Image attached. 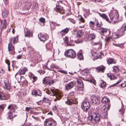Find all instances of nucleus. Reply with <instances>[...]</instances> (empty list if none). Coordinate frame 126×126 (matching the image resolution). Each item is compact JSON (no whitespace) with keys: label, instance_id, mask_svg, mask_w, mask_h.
<instances>
[{"label":"nucleus","instance_id":"25","mask_svg":"<svg viewBox=\"0 0 126 126\" xmlns=\"http://www.w3.org/2000/svg\"><path fill=\"white\" fill-rule=\"evenodd\" d=\"M107 61L109 64L112 63L115 64L116 62V61L113 59L110 58L107 59Z\"/></svg>","mask_w":126,"mask_h":126},{"label":"nucleus","instance_id":"33","mask_svg":"<svg viewBox=\"0 0 126 126\" xmlns=\"http://www.w3.org/2000/svg\"><path fill=\"white\" fill-rule=\"evenodd\" d=\"M107 76L111 80L116 79L113 75L111 73H108L107 74Z\"/></svg>","mask_w":126,"mask_h":126},{"label":"nucleus","instance_id":"44","mask_svg":"<svg viewBox=\"0 0 126 126\" xmlns=\"http://www.w3.org/2000/svg\"><path fill=\"white\" fill-rule=\"evenodd\" d=\"M49 100L48 98L46 97H44V98L42 100L43 102H45L46 103H48Z\"/></svg>","mask_w":126,"mask_h":126},{"label":"nucleus","instance_id":"28","mask_svg":"<svg viewBox=\"0 0 126 126\" xmlns=\"http://www.w3.org/2000/svg\"><path fill=\"white\" fill-rule=\"evenodd\" d=\"M1 27L0 28V29H1L2 30V28L3 29H5L6 27L7 22L6 20L5 19H4L2 21H1Z\"/></svg>","mask_w":126,"mask_h":126},{"label":"nucleus","instance_id":"60","mask_svg":"<svg viewBox=\"0 0 126 126\" xmlns=\"http://www.w3.org/2000/svg\"><path fill=\"white\" fill-rule=\"evenodd\" d=\"M31 108L30 107H26V108L25 110L27 111H29Z\"/></svg>","mask_w":126,"mask_h":126},{"label":"nucleus","instance_id":"38","mask_svg":"<svg viewBox=\"0 0 126 126\" xmlns=\"http://www.w3.org/2000/svg\"><path fill=\"white\" fill-rule=\"evenodd\" d=\"M8 12L6 10H5L4 11L2 12V16L3 18H5L7 17L8 14Z\"/></svg>","mask_w":126,"mask_h":126},{"label":"nucleus","instance_id":"21","mask_svg":"<svg viewBox=\"0 0 126 126\" xmlns=\"http://www.w3.org/2000/svg\"><path fill=\"white\" fill-rule=\"evenodd\" d=\"M69 31V28H66L63 29L60 32H59V34H60L62 36H64L65 34L67 33Z\"/></svg>","mask_w":126,"mask_h":126},{"label":"nucleus","instance_id":"13","mask_svg":"<svg viewBox=\"0 0 126 126\" xmlns=\"http://www.w3.org/2000/svg\"><path fill=\"white\" fill-rule=\"evenodd\" d=\"M66 103L68 105H70L73 104H77L78 103V101L76 99L68 98Z\"/></svg>","mask_w":126,"mask_h":126},{"label":"nucleus","instance_id":"34","mask_svg":"<svg viewBox=\"0 0 126 126\" xmlns=\"http://www.w3.org/2000/svg\"><path fill=\"white\" fill-rule=\"evenodd\" d=\"M25 37H32V33L31 32H30L29 31H27L25 33Z\"/></svg>","mask_w":126,"mask_h":126},{"label":"nucleus","instance_id":"19","mask_svg":"<svg viewBox=\"0 0 126 126\" xmlns=\"http://www.w3.org/2000/svg\"><path fill=\"white\" fill-rule=\"evenodd\" d=\"M38 37L40 40L43 42L46 41L48 37L47 35H44L41 34L38 35Z\"/></svg>","mask_w":126,"mask_h":126},{"label":"nucleus","instance_id":"14","mask_svg":"<svg viewBox=\"0 0 126 126\" xmlns=\"http://www.w3.org/2000/svg\"><path fill=\"white\" fill-rule=\"evenodd\" d=\"M51 49V51L50 53L52 54V57L53 58L58 55L59 53V49Z\"/></svg>","mask_w":126,"mask_h":126},{"label":"nucleus","instance_id":"37","mask_svg":"<svg viewBox=\"0 0 126 126\" xmlns=\"http://www.w3.org/2000/svg\"><path fill=\"white\" fill-rule=\"evenodd\" d=\"M78 58L79 60H83V56L81 52H78L77 54Z\"/></svg>","mask_w":126,"mask_h":126},{"label":"nucleus","instance_id":"11","mask_svg":"<svg viewBox=\"0 0 126 126\" xmlns=\"http://www.w3.org/2000/svg\"><path fill=\"white\" fill-rule=\"evenodd\" d=\"M78 23L79 24H81V26H79V27L80 28L84 27V22L85 20L81 16H79L78 17Z\"/></svg>","mask_w":126,"mask_h":126},{"label":"nucleus","instance_id":"47","mask_svg":"<svg viewBox=\"0 0 126 126\" xmlns=\"http://www.w3.org/2000/svg\"><path fill=\"white\" fill-rule=\"evenodd\" d=\"M94 26V22H93L92 21H90V27L93 28Z\"/></svg>","mask_w":126,"mask_h":126},{"label":"nucleus","instance_id":"27","mask_svg":"<svg viewBox=\"0 0 126 126\" xmlns=\"http://www.w3.org/2000/svg\"><path fill=\"white\" fill-rule=\"evenodd\" d=\"M97 69V71L98 72H103L105 69V67L103 65L99 66L96 68Z\"/></svg>","mask_w":126,"mask_h":126},{"label":"nucleus","instance_id":"61","mask_svg":"<svg viewBox=\"0 0 126 126\" xmlns=\"http://www.w3.org/2000/svg\"><path fill=\"white\" fill-rule=\"evenodd\" d=\"M22 57L21 55H19L17 57V59H21Z\"/></svg>","mask_w":126,"mask_h":126},{"label":"nucleus","instance_id":"8","mask_svg":"<svg viewBox=\"0 0 126 126\" xmlns=\"http://www.w3.org/2000/svg\"><path fill=\"white\" fill-rule=\"evenodd\" d=\"M90 101L92 105H96L100 103V98L97 96L93 95L90 99Z\"/></svg>","mask_w":126,"mask_h":126},{"label":"nucleus","instance_id":"2","mask_svg":"<svg viewBox=\"0 0 126 126\" xmlns=\"http://www.w3.org/2000/svg\"><path fill=\"white\" fill-rule=\"evenodd\" d=\"M109 16L111 20L115 23L121 21L122 20V17H119V15L117 10L112 11L109 14Z\"/></svg>","mask_w":126,"mask_h":126},{"label":"nucleus","instance_id":"30","mask_svg":"<svg viewBox=\"0 0 126 126\" xmlns=\"http://www.w3.org/2000/svg\"><path fill=\"white\" fill-rule=\"evenodd\" d=\"M73 86V83L72 82H71L66 85L65 88L66 89L69 90L72 88Z\"/></svg>","mask_w":126,"mask_h":126},{"label":"nucleus","instance_id":"64","mask_svg":"<svg viewBox=\"0 0 126 126\" xmlns=\"http://www.w3.org/2000/svg\"><path fill=\"white\" fill-rule=\"evenodd\" d=\"M123 83H125V84H124L123 85V87L124 88V87H125L126 86V82H125Z\"/></svg>","mask_w":126,"mask_h":126},{"label":"nucleus","instance_id":"18","mask_svg":"<svg viewBox=\"0 0 126 126\" xmlns=\"http://www.w3.org/2000/svg\"><path fill=\"white\" fill-rule=\"evenodd\" d=\"M92 11L94 12L95 13H96L98 14L100 16L103 18V19L106 20V21H107L108 22H110V21L109 18H108L107 16L106 15V14H101L98 12L95 11L94 10H92Z\"/></svg>","mask_w":126,"mask_h":126},{"label":"nucleus","instance_id":"32","mask_svg":"<svg viewBox=\"0 0 126 126\" xmlns=\"http://www.w3.org/2000/svg\"><path fill=\"white\" fill-rule=\"evenodd\" d=\"M56 23L52 21L50 24V28L51 30H53L56 28Z\"/></svg>","mask_w":126,"mask_h":126},{"label":"nucleus","instance_id":"41","mask_svg":"<svg viewBox=\"0 0 126 126\" xmlns=\"http://www.w3.org/2000/svg\"><path fill=\"white\" fill-rule=\"evenodd\" d=\"M122 81V79H120L116 83L112 85H110V87H108L109 88H111L112 87H113L114 86H115L116 85L118 84L120 82H121Z\"/></svg>","mask_w":126,"mask_h":126},{"label":"nucleus","instance_id":"52","mask_svg":"<svg viewBox=\"0 0 126 126\" xmlns=\"http://www.w3.org/2000/svg\"><path fill=\"white\" fill-rule=\"evenodd\" d=\"M111 36H107L105 38V40L107 42H108L110 41V39H111Z\"/></svg>","mask_w":126,"mask_h":126},{"label":"nucleus","instance_id":"62","mask_svg":"<svg viewBox=\"0 0 126 126\" xmlns=\"http://www.w3.org/2000/svg\"><path fill=\"white\" fill-rule=\"evenodd\" d=\"M5 4H7V0H3Z\"/></svg>","mask_w":126,"mask_h":126},{"label":"nucleus","instance_id":"29","mask_svg":"<svg viewBox=\"0 0 126 126\" xmlns=\"http://www.w3.org/2000/svg\"><path fill=\"white\" fill-rule=\"evenodd\" d=\"M99 85L101 88L103 89L106 86V82L101 80L100 81V83Z\"/></svg>","mask_w":126,"mask_h":126},{"label":"nucleus","instance_id":"55","mask_svg":"<svg viewBox=\"0 0 126 126\" xmlns=\"http://www.w3.org/2000/svg\"><path fill=\"white\" fill-rule=\"evenodd\" d=\"M4 73V71L2 69L0 70V77Z\"/></svg>","mask_w":126,"mask_h":126},{"label":"nucleus","instance_id":"15","mask_svg":"<svg viewBox=\"0 0 126 126\" xmlns=\"http://www.w3.org/2000/svg\"><path fill=\"white\" fill-rule=\"evenodd\" d=\"M77 83H78L77 86L79 88H81V90H83L84 87L82 81L80 79L76 78Z\"/></svg>","mask_w":126,"mask_h":126},{"label":"nucleus","instance_id":"10","mask_svg":"<svg viewBox=\"0 0 126 126\" xmlns=\"http://www.w3.org/2000/svg\"><path fill=\"white\" fill-rule=\"evenodd\" d=\"M43 83L45 85L47 84L49 86H51L53 84L54 81L51 80L50 78L46 77L43 79Z\"/></svg>","mask_w":126,"mask_h":126},{"label":"nucleus","instance_id":"54","mask_svg":"<svg viewBox=\"0 0 126 126\" xmlns=\"http://www.w3.org/2000/svg\"><path fill=\"white\" fill-rule=\"evenodd\" d=\"M124 43H122L119 44V45L118 47L121 48H124Z\"/></svg>","mask_w":126,"mask_h":126},{"label":"nucleus","instance_id":"59","mask_svg":"<svg viewBox=\"0 0 126 126\" xmlns=\"http://www.w3.org/2000/svg\"><path fill=\"white\" fill-rule=\"evenodd\" d=\"M96 26L97 27H100L102 26V24H99L98 23V20H97V22L96 23Z\"/></svg>","mask_w":126,"mask_h":126},{"label":"nucleus","instance_id":"12","mask_svg":"<svg viewBox=\"0 0 126 126\" xmlns=\"http://www.w3.org/2000/svg\"><path fill=\"white\" fill-rule=\"evenodd\" d=\"M10 98V94H4L2 92H0V99L1 100H6Z\"/></svg>","mask_w":126,"mask_h":126},{"label":"nucleus","instance_id":"5","mask_svg":"<svg viewBox=\"0 0 126 126\" xmlns=\"http://www.w3.org/2000/svg\"><path fill=\"white\" fill-rule=\"evenodd\" d=\"M126 31V23H124L120 29L117 30L115 35L116 38H118L124 35Z\"/></svg>","mask_w":126,"mask_h":126},{"label":"nucleus","instance_id":"6","mask_svg":"<svg viewBox=\"0 0 126 126\" xmlns=\"http://www.w3.org/2000/svg\"><path fill=\"white\" fill-rule=\"evenodd\" d=\"M44 125L45 126H56L57 123L55 120L51 118L46 119Z\"/></svg>","mask_w":126,"mask_h":126},{"label":"nucleus","instance_id":"31","mask_svg":"<svg viewBox=\"0 0 126 126\" xmlns=\"http://www.w3.org/2000/svg\"><path fill=\"white\" fill-rule=\"evenodd\" d=\"M52 44L51 43H47L46 45V48L49 50L50 52L51 51V49H53L52 47Z\"/></svg>","mask_w":126,"mask_h":126},{"label":"nucleus","instance_id":"22","mask_svg":"<svg viewBox=\"0 0 126 126\" xmlns=\"http://www.w3.org/2000/svg\"><path fill=\"white\" fill-rule=\"evenodd\" d=\"M96 36L95 33H93L88 35V39L90 40H92L96 38Z\"/></svg>","mask_w":126,"mask_h":126},{"label":"nucleus","instance_id":"57","mask_svg":"<svg viewBox=\"0 0 126 126\" xmlns=\"http://www.w3.org/2000/svg\"><path fill=\"white\" fill-rule=\"evenodd\" d=\"M124 110L123 109V108H122L121 109L119 110V111H121V114L122 115H123L124 113Z\"/></svg>","mask_w":126,"mask_h":126},{"label":"nucleus","instance_id":"40","mask_svg":"<svg viewBox=\"0 0 126 126\" xmlns=\"http://www.w3.org/2000/svg\"><path fill=\"white\" fill-rule=\"evenodd\" d=\"M113 71L115 73H117L118 72L119 69L117 66H113L112 67Z\"/></svg>","mask_w":126,"mask_h":126},{"label":"nucleus","instance_id":"20","mask_svg":"<svg viewBox=\"0 0 126 126\" xmlns=\"http://www.w3.org/2000/svg\"><path fill=\"white\" fill-rule=\"evenodd\" d=\"M15 111H13L11 110H10L7 113V119H9L11 120V121L12 122L13 120V118H14V117L12 113Z\"/></svg>","mask_w":126,"mask_h":126},{"label":"nucleus","instance_id":"51","mask_svg":"<svg viewBox=\"0 0 126 126\" xmlns=\"http://www.w3.org/2000/svg\"><path fill=\"white\" fill-rule=\"evenodd\" d=\"M68 19L71 23L73 24L75 23V20L71 18H68Z\"/></svg>","mask_w":126,"mask_h":126},{"label":"nucleus","instance_id":"42","mask_svg":"<svg viewBox=\"0 0 126 126\" xmlns=\"http://www.w3.org/2000/svg\"><path fill=\"white\" fill-rule=\"evenodd\" d=\"M86 80L91 83H92L94 84H95V81L93 79H87Z\"/></svg>","mask_w":126,"mask_h":126},{"label":"nucleus","instance_id":"4","mask_svg":"<svg viewBox=\"0 0 126 126\" xmlns=\"http://www.w3.org/2000/svg\"><path fill=\"white\" fill-rule=\"evenodd\" d=\"M18 36L16 37L11 38V42L8 45V48L9 53L12 55H14L15 54V51L14 47L12 46L11 43L12 42L14 44L16 43L18 40Z\"/></svg>","mask_w":126,"mask_h":126},{"label":"nucleus","instance_id":"24","mask_svg":"<svg viewBox=\"0 0 126 126\" xmlns=\"http://www.w3.org/2000/svg\"><path fill=\"white\" fill-rule=\"evenodd\" d=\"M99 31L100 34L104 36L107 31V29L106 28H102L100 29Z\"/></svg>","mask_w":126,"mask_h":126},{"label":"nucleus","instance_id":"43","mask_svg":"<svg viewBox=\"0 0 126 126\" xmlns=\"http://www.w3.org/2000/svg\"><path fill=\"white\" fill-rule=\"evenodd\" d=\"M52 67H53V68H56V67L55 65L52 64L51 65L50 68H47V69L50 70L54 71V70L53 69V68H52Z\"/></svg>","mask_w":126,"mask_h":126},{"label":"nucleus","instance_id":"58","mask_svg":"<svg viewBox=\"0 0 126 126\" xmlns=\"http://www.w3.org/2000/svg\"><path fill=\"white\" fill-rule=\"evenodd\" d=\"M53 110L54 111H57V109L56 106L55 105L53 107Z\"/></svg>","mask_w":126,"mask_h":126},{"label":"nucleus","instance_id":"35","mask_svg":"<svg viewBox=\"0 0 126 126\" xmlns=\"http://www.w3.org/2000/svg\"><path fill=\"white\" fill-rule=\"evenodd\" d=\"M15 106L12 104L9 105L7 108V109L9 110L10 109V110H12L13 111H15V110L14 109Z\"/></svg>","mask_w":126,"mask_h":126},{"label":"nucleus","instance_id":"46","mask_svg":"<svg viewBox=\"0 0 126 126\" xmlns=\"http://www.w3.org/2000/svg\"><path fill=\"white\" fill-rule=\"evenodd\" d=\"M66 44L67 46H74V44L72 43L71 42H68Z\"/></svg>","mask_w":126,"mask_h":126},{"label":"nucleus","instance_id":"1","mask_svg":"<svg viewBox=\"0 0 126 126\" xmlns=\"http://www.w3.org/2000/svg\"><path fill=\"white\" fill-rule=\"evenodd\" d=\"M100 119L99 114L95 112H91V115L88 116L87 120L88 124L93 125L98 122Z\"/></svg>","mask_w":126,"mask_h":126},{"label":"nucleus","instance_id":"63","mask_svg":"<svg viewBox=\"0 0 126 126\" xmlns=\"http://www.w3.org/2000/svg\"><path fill=\"white\" fill-rule=\"evenodd\" d=\"M108 0H105L104 2H106L107 3L105 4L106 5L108 4L109 3Z\"/></svg>","mask_w":126,"mask_h":126},{"label":"nucleus","instance_id":"48","mask_svg":"<svg viewBox=\"0 0 126 126\" xmlns=\"http://www.w3.org/2000/svg\"><path fill=\"white\" fill-rule=\"evenodd\" d=\"M31 78H32L33 79V82L36 81L37 80V77L36 76H33L31 77Z\"/></svg>","mask_w":126,"mask_h":126},{"label":"nucleus","instance_id":"45","mask_svg":"<svg viewBox=\"0 0 126 126\" xmlns=\"http://www.w3.org/2000/svg\"><path fill=\"white\" fill-rule=\"evenodd\" d=\"M4 107V105H0V113H1L3 111Z\"/></svg>","mask_w":126,"mask_h":126},{"label":"nucleus","instance_id":"39","mask_svg":"<svg viewBox=\"0 0 126 126\" xmlns=\"http://www.w3.org/2000/svg\"><path fill=\"white\" fill-rule=\"evenodd\" d=\"M27 70V69L25 68H24L22 69L19 72L20 75L24 74L26 72Z\"/></svg>","mask_w":126,"mask_h":126},{"label":"nucleus","instance_id":"16","mask_svg":"<svg viewBox=\"0 0 126 126\" xmlns=\"http://www.w3.org/2000/svg\"><path fill=\"white\" fill-rule=\"evenodd\" d=\"M4 84L3 88L7 90H9L10 89V85L9 83L8 80L6 79L4 81Z\"/></svg>","mask_w":126,"mask_h":126},{"label":"nucleus","instance_id":"17","mask_svg":"<svg viewBox=\"0 0 126 126\" xmlns=\"http://www.w3.org/2000/svg\"><path fill=\"white\" fill-rule=\"evenodd\" d=\"M32 95L35 96H41L42 94L41 92L39 90H34L32 91Z\"/></svg>","mask_w":126,"mask_h":126},{"label":"nucleus","instance_id":"50","mask_svg":"<svg viewBox=\"0 0 126 126\" xmlns=\"http://www.w3.org/2000/svg\"><path fill=\"white\" fill-rule=\"evenodd\" d=\"M39 21L43 23H44L45 22V19L43 17H41L39 19Z\"/></svg>","mask_w":126,"mask_h":126},{"label":"nucleus","instance_id":"49","mask_svg":"<svg viewBox=\"0 0 126 126\" xmlns=\"http://www.w3.org/2000/svg\"><path fill=\"white\" fill-rule=\"evenodd\" d=\"M5 62H6V63H7L8 65V71H10V70L9 69V65H10V63L9 61L8 60H5Z\"/></svg>","mask_w":126,"mask_h":126},{"label":"nucleus","instance_id":"36","mask_svg":"<svg viewBox=\"0 0 126 126\" xmlns=\"http://www.w3.org/2000/svg\"><path fill=\"white\" fill-rule=\"evenodd\" d=\"M109 100L107 97L105 96L102 98L101 101L103 103H105L106 102H109Z\"/></svg>","mask_w":126,"mask_h":126},{"label":"nucleus","instance_id":"3","mask_svg":"<svg viewBox=\"0 0 126 126\" xmlns=\"http://www.w3.org/2000/svg\"><path fill=\"white\" fill-rule=\"evenodd\" d=\"M46 92L47 94L49 95L55 96L57 99L58 100L61 98L63 94L60 91L55 90V89H50V91L49 90H47Z\"/></svg>","mask_w":126,"mask_h":126},{"label":"nucleus","instance_id":"7","mask_svg":"<svg viewBox=\"0 0 126 126\" xmlns=\"http://www.w3.org/2000/svg\"><path fill=\"white\" fill-rule=\"evenodd\" d=\"M65 55L69 58L74 59L76 56V53L72 49H68L64 53Z\"/></svg>","mask_w":126,"mask_h":126},{"label":"nucleus","instance_id":"23","mask_svg":"<svg viewBox=\"0 0 126 126\" xmlns=\"http://www.w3.org/2000/svg\"><path fill=\"white\" fill-rule=\"evenodd\" d=\"M88 73V71L86 69L81 71H80V74L82 76H80V77L82 78L83 77H86Z\"/></svg>","mask_w":126,"mask_h":126},{"label":"nucleus","instance_id":"9","mask_svg":"<svg viewBox=\"0 0 126 126\" xmlns=\"http://www.w3.org/2000/svg\"><path fill=\"white\" fill-rule=\"evenodd\" d=\"M81 107L84 112L87 111L89 109L90 106L89 102L85 101L83 102L81 105Z\"/></svg>","mask_w":126,"mask_h":126},{"label":"nucleus","instance_id":"53","mask_svg":"<svg viewBox=\"0 0 126 126\" xmlns=\"http://www.w3.org/2000/svg\"><path fill=\"white\" fill-rule=\"evenodd\" d=\"M68 37H67L66 36L65 37L63 38L64 42L66 44L68 42Z\"/></svg>","mask_w":126,"mask_h":126},{"label":"nucleus","instance_id":"26","mask_svg":"<svg viewBox=\"0 0 126 126\" xmlns=\"http://www.w3.org/2000/svg\"><path fill=\"white\" fill-rule=\"evenodd\" d=\"M56 11L58 12L61 14L63 13V7L60 6L56 5Z\"/></svg>","mask_w":126,"mask_h":126},{"label":"nucleus","instance_id":"56","mask_svg":"<svg viewBox=\"0 0 126 126\" xmlns=\"http://www.w3.org/2000/svg\"><path fill=\"white\" fill-rule=\"evenodd\" d=\"M58 71L60 72L61 73H63L64 74H67V72L64 70H58Z\"/></svg>","mask_w":126,"mask_h":126}]
</instances>
